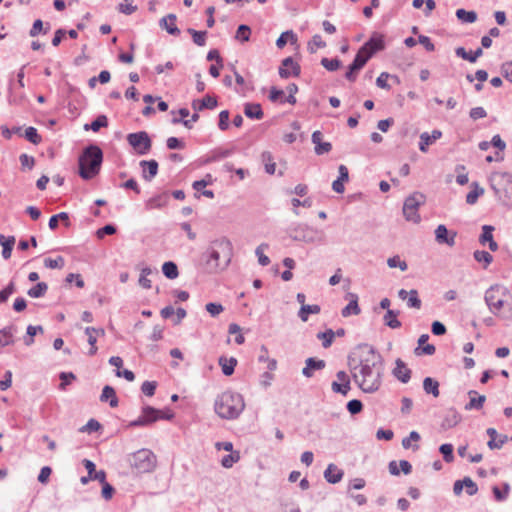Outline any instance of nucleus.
<instances>
[{"label": "nucleus", "instance_id": "f257e3e1", "mask_svg": "<svg viewBox=\"0 0 512 512\" xmlns=\"http://www.w3.org/2000/svg\"><path fill=\"white\" fill-rule=\"evenodd\" d=\"M352 378L364 393L376 392L382 383L384 372L383 358L374 348L360 357L358 364L349 363Z\"/></svg>", "mask_w": 512, "mask_h": 512}, {"label": "nucleus", "instance_id": "f03ea898", "mask_svg": "<svg viewBox=\"0 0 512 512\" xmlns=\"http://www.w3.org/2000/svg\"><path fill=\"white\" fill-rule=\"evenodd\" d=\"M103 151L95 144L86 146L78 158V174L83 180H90L100 172Z\"/></svg>", "mask_w": 512, "mask_h": 512}, {"label": "nucleus", "instance_id": "7ed1b4c3", "mask_svg": "<svg viewBox=\"0 0 512 512\" xmlns=\"http://www.w3.org/2000/svg\"><path fill=\"white\" fill-rule=\"evenodd\" d=\"M245 408L241 394L233 391H225L215 401V412L223 419H236Z\"/></svg>", "mask_w": 512, "mask_h": 512}, {"label": "nucleus", "instance_id": "20e7f679", "mask_svg": "<svg viewBox=\"0 0 512 512\" xmlns=\"http://www.w3.org/2000/svg\"><path fill=\"white\" fill-rule=\"evenodd\" d=\"M230 249L231 243L226 238L215 241L209 251L207 265L211 269L219 268L221 266L220 258L222 253L224 258L222 268L226 267L230 261Z\"/></svg>", "mask_w": 512, "mask_h": 512}, {"label": "nucleus", "instance_id": "39448f33", "mask_svg": "<svg viewBox=\"0 0 512 512\" xmlns=\"http://www.w3.org/2000/svg\"><path fill=\"white\" fill-rule=\"evenodd\" d=\"M491 188L500 198H505L506 204L512 203V174L507 172L495 173L491 177Z\"/></svg>", "mask_w": 512, "mask_h": 512}, {"label": "nucleus", "instance_id": "423d86ee", "mask_svg": "<svg viewBox=\"0 0 512 512\" xmlns=\"http://www.w3.org/2000/svg\"><path fill=\"white\" fill-rule=\"evenodd\" d=\"M174 414L170 411L163 412L152 406L146 405L142 408L141 415L129 423V427L149 426L159 419L171 420Z\"/></svg>", "mask_w": 512, "mask_h": 512}, {"label": "nucleus", "instance_id": "0eeeda50", "mask_svg": "<svg viewBox=\"0 0 512 512\" xmlns=\"http://www.w3.org/2000/svg\"><path fill=\"white\" fill-rule=\"evenodd\" d=\"M130 465L140 473L151 472L156 466V456L149 449H140L129 457Z\"/></svg>", "mask_w": 512, "mask_h": 512}, {"label": "nucleus", "instance_id": "6e6552de", "mask_svg": "<svg viewBox=\"0 0 512 512\" xmlns=\"http://www.w3.org/2000/svg\"><path fill=\"white\" fill-rule=\"evenodd\" d=\"M507 294V289L499 284L491 285L484 295V301L489 311L498 316L500 310L504 307L503 297Z\"/></svg>", "mask_w": 512, "mask_h": 512}, {"label": "nucleus", "instance_id": "1a4fd4ad", "mask_svg": "<svg viewBox=\"0 0 512 512\" xmlns=\"http://www.w3.org/2000/svg\"><path fill=\"white\" fill-rule=\"evenodd\" d=\"M425 196L422 193L415 192L404 201L403 215L407 221L418 223L421 218L418 213L419 207L424 204Z\"/></svg>", "mask_w": 512, "mask_h": 512}, {"label": "nucleus", "instance_id": "9d476101", "mask_svg": "<svg viewBox=\"0 0 512 512\" xmlns=\"http://www.w3.org/2000/svg\"><path fill=\"white\" fill-rule=\"evenodd\" d=\"M127 141L139 155H146L152 146V141L146 131L128 134Z\"/></svg>", "mask_w": 512, "mask_h": 512}, {"label": "nucleus", "instance_id": "9b49d317", "mask_svg": "<svg viewBox=\"0 0 512 512\" xmlns=\"http://www.w3.org/2000/svg\"><path fill=\"white\" fill-rule=\"evenodd\" d=\"M289 236L294 241L313 243L316 239V231L306 224H298L295 227L290 228Z\"/></svg>", "mask_w": 512, "mask_h": 512}, {"label": "nucleus", "instance_id": "f8f14e48", "mask_svg": "<svg viewBox=\"0 0 512 512\" xmlns=\"http://www.w3.org/2000/svg\"><path fill=\"white\" fill-rule=\"evenodd\" d=\"M361 48L362 52H365L368 57L372 58L377 52L385 49L384 36L378 32H373L369 40Z\"/></svg>", "mask_w": 512, "mask_h": 512}, {"label": "nucleus", "instance_id": "ddd939ff", "mask_svg": "<svg viewBox=\"0 0 512 512\" xmlns=\"http://www.w3.org/2000/svg\"><path fill=\"white\" fill-rule=\"evenodd\" d=\"M301 68L298 63L294 62L292 57H287L282 60L279 67V75L281 78L287 79L291 76H299Z\"/></svg>", "mask_w": 512, "mask_h": 512}, {"label": "nucleus", "instance_id": "4468645a", "mask_svg": "<svg viewBox=\"0 0 512 512\" xmlns=\"http://www.w3.org/2000/svg\"><path fill=\"white\" fill-rule=\"evenodd\" d=\"M456 232L448 231L447 227L443 224H440L435 229V239L439 244H446L450 247L455 245Z\"/></svg>", "mask_w": 512, "mask_h": 512}, {"label": "nucleus", "instance_id": "2eb2a0df", "mask_svg": "<svg viewBox=\"0 0 512 512\" xmlns=\"http://www.w3.org/2000/svg\"><path fill=\"white\" fill-rule=\"evenodd\" d=\"M177 16L173 13H170L159 21V26L161 29L166 30V32L173 36L180 35V29L176 26Z\"/></svg>", "mask_w": 512, "mask_h": 512}, {"label": "nucleus", "instance_id": "dca6fc26", "mask_svg": "<svg viewBox=\"0 0 512 512\" xmlns=\"http://www.w3.org/2000/svg\"><path fill=\"white\" fill-rule=\"evenodd\" d=\"M392 374L402 383H408L411 378V370L407 368L406 363L400 358L396 359Z\"/></svg>", "mask_w": 512, "mask_h": 512}, {"label": "nucleus", "instance_id": "f3484780", "mask_svg": "<svg viewBox=\"0 0 512 512\" xmlns=\"http://www.w3.org/2000/svg\"><path fill=\"white\" fill-rule=\"evenodd\" d=\"M85 334L87 335V341L91 346L88 354L90 356H93L97 353V350H98V348L96 346L97 337L104 336L105 331L102 328L86 327Z\"/></svg>", "mask_w": 512, "mask_h": 512}, {"label": "nucleus", "instance_id": "a211bd4d", "mask_svg": "<svg viewBox=\"0 0 512 512\" xmlns=\"http://www.w3.org/2000/svg\"><path fill=\"white\" fill-rule=\"evenodd\" d=\"M312 143L315 145L314 151L317 155H323L331 151L332 144L322 141V133L314 131L311 136Z\"/></svg>", "mask_w": 512, "mask_h": 512}, {"label": "nucleus", "instance_id": "6ab92c4d", "mask_svg": "<svg viewBox=\"0 0 512 512\" xmlns=\"http://www.w3.org/2000/svg\"><path fill=\"white\" fill-rule=\"evenodd\" d=\"M305 367L302 369L303 376L311 378L314 370H321L325 367L326 363L324 360L309 357L305 361Z\"/></svg>", "mask_w": 512, "mask_h": 512}, {"label": "nucleus", "instance_id": "aec40b11", "mask_svg": "<svg viewBox=\"0 0 512 512\" xmlns=\"http://www.w3.org/2000/svg\"><path fill=\"white\" fill-rule=\"evenodd\" d=\"M442 132L440 130H433L431 134L423 132L420 135L419 149L421 152H427L428 146L433 144L436 140L440 139Z\"/></svg>", "mask_w": 512, "mask_h": 512}, {"label": "nucleus", "instance_id": "412c9836", "mask_svg": "<svg viewBox=\"0 0 512 512\" xmlns=\"http://www.w3.org/2000/svg\"><path fill=\"white\" fill-rule=\"evenodd\" d=\"M140 166L143 169V178L151 181L158 173V162L156 160H142Z\"/></svg>", "mask_w": 512, "mask_h": 512}, {"label": "nucleus", "instance_id": "4be33fe9", "mask_svg": "<svg viewBox=\"0 0 512 512\" xmlns=\"http://www.w3.org/2000/svg\"><path fill=\"white\" fill-rule=\"evenodd\" d=\"M168 200H169L168 193L164 192V193L157 194V195L149 198L145 202V208L147 210L163 208L164 206L167 205Z\"/></svg>", "mask_w": 512, "mask_h": 512}, {"label": "nucleus", "instance_id": "5701e85b", "mask_svg": "<svg viewBox=\"0 0 512 512\" xmlns=\"http://www.w3.org/2000/svg\"><path fill=\"white\" fill-rule=\"evenodd\" d=\"M344 476L343 470L339 469L335 464H329L324 471V478L328 483L336 484L342 480Z\"/></svg>", "mask_w": 512, "mask_h": 512}, {"label": "nucleus", "instance_id": "b1692460", "mask_svg": "<svg viewBox=\"0 0 512 512\" xmlns=\"http://www.w3.org/2000/svg\"><path fill=\"white\" fill-rule=\"evenodd\" d=\"M218 105V101L215 97L206 95L201 100H193L192 108L195 111H202L204 109H214Z\"/></svg>", "mask_w": 512, "mask_h": 512}, {"label": "nucleus", "instance_id": "393cba45", "mask_svg": "<svg viewBox=\"0 0 512 512\" xmlns=\"http://www.w3.org/2000/svg\"><path fill=\"white\" fill-rule=\"evenodd\" d=\"M350 297L349 303L342 309L341 314L343 317H349L351 315L360 314L361 310L358 305V296L354 293H349Z\"/></svg>", "mask_w": 512, "mask_h": 512}, {"label": "nucleus", "instance_id": "a878e982", "mask_svg": "<svg viewBox=\"0 0 512 512\" xmlns=\"http://www.w3.org/2000/svg\"><path fill=\"white\" fill-rule=\"evenodd\" d=\"M84 467L88 471L89 478L92 480H97L99 482H104L106 479V472L104 470H96V465L94 462L88 459L83 460Z\"/></svg>", "mask_w": 512, "mask_h": 512}, {"label": "nucleus", "instance_id": "bb28decb", "mask_svg": "<svg viewBox=\"0 0 512 512\" xmlns=\"http://www.w3.org/2000/svg\"><path fill=\"white\" fill-rule=\"evenodd\" d=\"M429 339L428 334H422L418 339V347L415 349V353L417 355L425 354V355H433L435 353V346L432 344H427Z\"/></svg>", "mask_w": 512, "mask_h": 512}, {"label": "nucleus", "instance_id": "cd10ccee", "mask_svg": "<svg viewBox=\"0 0 512 512\" xmlns=\"http://www.w3.org/2000/svg\"><path fill=\"white\" fill-rule=\"evenodd\" d=\"M100 401L101 402H107L109 401V405L112 408H115L118 406V398L116 396L115 389L112 386L106 385L102 389V393L100 395Z\"/></svg>", "mask_w": 512, "mask_h": 512}, {"label": "nucleus", "instance_id": "c85d7f7f", "mask_svg": "<svg viewBox=\"0 0 512 512\" xmlns=\"http://www.w3.org/2000/svg\"><path fill=\"white\" fill-rule=\"evenodd\" d=\"M244 114L250 119L260 120L264 117L262 107L259 103H246L244 105Z\"/></svg>", "mask_w": 512, "mask_h": 512}, {"label": "nucleus", "instance_id": "c756f323", "mask_svg": "<svg viewBox=\"0 0 512 512\" xmlns=\"http://www.w3.org/2000/svg\"><path fill=\"white\" fill-rule=\"evenodd\" d=\"M469 402L465 405L466 410L476 409L479 410L483 407L486 397L484 395H478L476 391H469Z\"/></svg>", "mask_w": 512, "mask_h": 512}, {"label": "nucleus", "instance_id": "7c9ffc66", "mask_svg": "<svg viewBox=\"0 0 512 512\" xmlns=\"http://www.w3.org/2000/svg\"><path fill=\"white\" fill-rule=\"evenodd\" d=\"M218 363L222 369V373L225 376H230L234 373L237 365V359L234 357L227 358L225 356L219 357Z\"/></svg>", "mask_w": 512, "mask_h": 512}, {"label": "nucleus", "instance_id": "2f4dec72", "mask_svg": "<svg viewBox=\"0 0 512 512\" xmlns=\"http://www.w3.org/2000/svg\"><path fill=\"white\" fill-rule=\"evenodd\" d=\"M461 420L460 415L457 411L451 409L444 416L441 427L445 430L455 427Z\"/></svg>", "mask_w": 512, "mask_h": 512}, {"label": "nucleus", "instance_id": "473e14b6", "mask_svg": "<svg viewBox=\"0 0 512 512\" xmlns=\"http://www.w3.org/2000/svg\"><path fill=\"white\" fill-rule=\"evenodd\" d=\"M15 327L13 325L6 326L0 330V348L14 343Z\"/></svg>", "mask_w": 512, "mask_h": 512}, {"label": "nucleus", "instance_id": "72a5a7b5", "mask_svg": "<svg viewBox=\"0 0 512 512\" xmlns=\"http://www.w3.org/2000/svg\"><path fill=\"white\" fill-rule=\"evenodd\" d=\"M455 54L471 63H475L477 59L483 54L482 48H477L474 52H467L464 47H458Z\"/></svg>", "mask_w": 512, "mask_h": 512}, {"label": "nucleus", "instance_id": "f704fd0d", "mask_svg": "<svg viewBox=\"0 0 512 512\" xmlns=\"http://www.w3.org/2000/svg\"><path fill=\"white\" fill-rule=\"evenodd\" d=\"M15 244V237L9 236L5 237L0 234V245L3 247L2 249V257L4 259H9L11 257L12 249Z\"/></svg>", "mask_w": 512, "mask_h": 512}, {"label": "nucleus", "instance_id": "c9c22d12", "mask_svg": "<svg viewBox=\"0 0 512 512\" xmlns=\"http://www.w3.org/2000/svg\"><path fill=\"white\" fill-rule=\"evenodd\" d=\"M400 314L399 311L388 309L386 311V314L383 317V321L385 325L392 329H397L401 327V322L397 319L398 315Z\"/></svg>", "mask_w": 512, "mask_h": 512}, {"label": "nucleus", "instance_id": "e433bc0d", "mask_svg": "<svg viewBox=\"0 0 512 512\" xmlns=\"http://www.w3.org/2000/svg\"><path fill=\"white\" fill-rule=\"evenodd\" d=\"M423 389L425 393L431 394L434 397H438L440 394L439 382L432 377H426L423 380Z\"/></svg>", "mask_w": 512, "mask_h": 512}, {"label": "nucleus", "instance_id": "4c0bfd02", "mask_svg": "<svg viewBox=\"0 0 512 512\" xmlns=\"http://www.w3.org/2000/svg\"><path fill=\"white\" fill-rule=\"evenodd\" d=\"M486 432H487L488 436L490 437V440L488 441L487 445L491 450L500 449L506 442L507 437L503 436L499 439V443H496V438L498 436L496 429L488 428Z\"/></svg>", "mask_w": 512, "mask_h": 512}, {"label": "nucleus", "instance_id": "58836bf2", "mask_svg": "<svg viewBox=\"0 0 512 512\" xmlns=\"http://www.w3.org/2000/svg\"><path fill=\"white\" fill-rule=\"evenodd\" d=\"M59 221H62L64 223V225L68 227L70 225L68 213L67 212H60L58 214L53 215L49 219V223H48L49 228L51 230H55L58 227V225H59Z\"/></svg>", "mask_w": 512, "mask_h": 512}, {"label": "nucleus", "instance_id": "ea45409f", "mask_svg": "<svg viewBox=\"0 0 512 512\" xmlns=\"http://www.w3.org/2000/svg\"><path fill=\"white\" fill-rule=\"evenodd\" d=\"M321 308L319 305H303L300 307V310L298 312V317L303 321H308L309 314H318L320 313Z\"/></svg>", "mask_w": 512, "mask_h": 512}, {"label": "nucleus", "instance_id": "a19ab883", "mask_svg": "<svg viewBox=\"0 0 512 512\" xmlns=\"http://www.w3.org/2000/svg\"><path fill=\"white\" fill-rule=\"evenodd\" d=\"M471 186L472 190L466 195V202L469 205L475 204L478 198L484 194V189L477 182H473Z\"/></svg>", "mask_w": 512, "mask_h": 512}, {"label": "nucleus", "instance_id": "79ce46f5", "mask_svg": "<svg viewBox=\"0 0 512 512\" xmlns=\"http://www.w3.org/2000/svg\"><path fill=\"white\" fill-rule=\"evenodd\" d=\"M108 126V119L105 115H99L90 124H85L84 129L98 132L101 128Z\"/></svg>", "mask_w": 512, "mask_h": 512}, {"label": "nucleus", "instance_id": "37998d69", "mask_svg": "<svg viewBox=\"0 0 512 512\" xmlns=\"http://www.w3.org/2000/svg\"><path fill=\"white\" fill-rule=\"evenodd\" d=\"M231 154H232V150H230V149L218 148V149L211 151L209 157L207 158V160L205 162L206 163L217 162V161H220V160H223V159L229 157Z\"/></svg>", "mask_w": 512, "mask_h": 512}, {"label": "nucleus", "instance_id": "c03bdc74", "mask_svg": "<svg viewBox=\"0 0 512 512\" xmlns=\"http://www.w3.org/2000/svg\"><path fill=\"white\" fill-rule=\"evenodd\" d=\"M261 159L265 167V172L273 175L276 170V163L273 160V156L269 151H264L261 154Z\"/></svg>", "mask_w": 512, "mask_h": 512}, {"label": "nucleus", "instance_id": "a18cd8bd", "mask_svg": "<svg viewBox=\"0 0 512 512\" xmlns=\"http://www.w3.org/2000/svg\"><path fill=\"white\" fill-rule=\"evenodd\" d=\"M155 274H158V271L154 270ZM153 273V270L150 267H144L141 269L140 277L138 283L144 289H150L152 287L151 280L148 279V276Z\"/></svg>", "mask_w": 512, "mask_h": 512}, {"label": "nucleus", "instance_id": "49530a36", "mask_svg": "<svg viewBox=\"0 0 512 512\" xmlns=\"http://www.w3.org/2000/svg\"><path fill=\"white\" fill-rule=\"evenodd\" d=\"M162 272L168 279H175L179 275L178 267L173 261L164 262L162 265Z\"/></svg>", "mask_w": 512, "mask_h": 512}, {"label": "nucleus", "instance_id": "de8ad7c7", "mask_svg": "<svg viewBox=\"0 0 512 512\" xmlns=\"http://www.w3.org/2000/svg\"><path fill=\"white\" fill-rule=\"evenodd\" d=\"M48 290V285L45 282H39L27 291V295L31 298L43 297Z\"/></svg>", "mask_w": 512, "mask_h": 512}, {"label": "nucleus", "instance_id": "09e8293b", "mask_svg": "<svg viewBox=\"0 0 512 512\" xmlns=\"http://www.w3.org/2000/svg\"><path fill=\"white\" fill-rule=\"evenodd\" d=\"M456 17L464 23H474L477 20V14L475 11H467L463 8L456 11Z\"/></svg>", "mask_w": 512, "mask_h": 512}, {"label": "nucleus", "instance_id": "8fccbe9b", "mask_svg": "<svg viewBox=\"0 0 512 512\" xmlns=\"http://www.w3.org/2000/svg\"><path fill=\"white\" fill-rule=\"evenodd\" d=\"M288 41H291V43H295L297 41V37L292 30L281 33V35L276 41V46L279 49H282L283 47H285Z\"/></svg>", "mask_w": 512, "mask_h": 512}, {"label": "nucleus", "instance_id": "3c124183", "mask_svg": "<svg viewBox=\"0 0 512 512\" xmlns=\"http://www.w3.org/2000/svg\"><path fill=\"white\" fill-rule=\"evenodd\" d=\"M492 492L496 501L503 502L508 498L510 492V485L508 483H504L503 490H501L498 486H493Z\"/></svg>", "mask_w": 512, "mask_h": 512}, {"label": "nucleus", "instance_id": "603ef678", "mask_svg": "<svg viewBox=\"0 0 512 512\" xmlns=\"http://www.w3.org/2000/svg\"><path fill=\"white\" fill-rule=\"evenodd\" d=\"M473 256L477 262L484 264V268H487L493 261V256L484 250H476Z\"/></svg>", "mask_w": 512, "mask_h": 512}, {"label": "nucleus", "instance_id": "864d4df0", "mask_svg": "<svg viewBox=\"0 0 512 512\" xmlns=\"http://www.w3.org/2000/svg\"><path fill=\"white\" fill-rule=\"evenodd\" d=\"M187 32L192 36L193 42L197 46H204L206 44V31H197L193 28H188Z\"/></svg>", "mask_w": 512, "mask_h": 512}, {"label": "nucleus", "instance_id": "5fc2aeb1", "mask_svg": "<svg viewBox=\"0 0 512 512\" xmlns=\"http://www.w3.org/2000/svg\"><path fill=\"white\" fill-rule=\"evenodd\" d=\"M331 389L334 393H339L343 396H346L348 394V392L350 391L351 389V381L348 380L346 382H343V383H339L337 381H333L332 382V385H331Z\"/></svg>", "mask_w": 512, "mask_h": 512}, {"label": "nucleus", "instance_id": "6e6d98bb", "mask_svg": "<svg viewBox=\"0 0 512 512\" xmlns=\"http://www.w3.org/2000/svg\"><path fill=\"white\" fill-rule=\"evenodd\" d=\"M250 35H251L250 27L246 24H241L237 28L235 38L238 41L247 42L250 39Z\"/></svg>", "mask_w": 512, "mask_h": 512}, {"label": "nucleus", "instance_id": "4d7b16f0", "mask_svg": "<svg viewBox=\"0 0 512 512\" xmlns=\"http://www.w3.org/2000/svg\"><path fill=\"white\" fill-rule=\"evenodd\" d=\"M321 65L328 71L333 72L341 67L342 62L338 58H322Z\"/></svg>", "mask_w": 512, "mask_h": 512}, {"label": "nucleus", "instance_id": "13d9d810", "mask_svg": "<svg viewBox=\"0 0 512 512\" xmlns=\"http://www.w3.org/2000/svg\"><path fill=\"white\" fill-rule=\"evenodd\" d=\"M453 445L449 443L442 444L439 447V452L442 454L446 463H451L454 460Z\"/></svg>", "mask_w": 512, "mask_h": 512}, {"label": "nucleus", "instance_id": "bf43d9fd", "mask_svg": "<svg viewBox=\"0 0 512 512\" xmlns=\"http://www.w3.org/2000/svg\"><path fill=\"white\" fill-rule=\"evenodd\" d=\"M334 337H335V333L332 329H327L326 331L319 332L317 334V338L322 340V346L324 348H328L331 346Z\"/></svg>", "mask_w": 512, "mask_h": 512}, {"label": "nucleus", "instance_id": "052dcab7", "mask_svg": "<svg viewBox=\"0 0 512 512\" xmlns=\"http://www.w3.org/2000/svg\"><path fill=\"white\" fill-rule=\"evenodd\" d=\"M493 231L494 227L491 225H483L482 226V233L479 237V242L482 245H485L486 243L490 242L493 238Z\"/></svg>", "mask_w": 512, "mask_h": 512}, {"label": "nucleus", "instance_id": "680f3d73", "mask_svg": "<svg viewBox=\"0 0 512 512\" xmlns=\"http://www.w3.org/2000/svg\"><path fill=\"white\" fill-rule=\"evenodd\" d=\"M407 306L409 308L420 309L422 302L418 296V291L415 289L410 290V294L407 297Z\"/></svg>", "mask_w": 512, "mask_h": 512}, {"label": "nucleus", "instance_id": "e2e57ef3", "mask_svg": "<svg viewBox=\"0 0 512 512\" xmlns=\"http://www.w3.org/2000/svg\"><path fill=\"white\" fill-rule=\"evenodd\" d=\"M239 459H240L239 452H231L230 454H227L222 458L221 464L225 468H231L234 463L239 461Z\"/></svg>", "mask_w": 512, "mask_h": 512}, {"label": "nucleus", "instance_id": "0e129e2a", "mask_svg": "<svg viewBox=\"0 0 512 512\" xmlns=\"http://www.w3.org/2000/svg\"><path fill=\"white\" fill-rule=\"evenodd\" d=\"M387 265L390 268L398 267L401 271H406L408 269L407 263L401 260L398 255L388 258Z\"/></svg>", "mask_w": 512, "mask_h": 512}, {"label": "nucleus", "instance_id": "69168bd1", "mask_svg": "<svg viewBox=\"0 0 512 512\" xmlns=\"http://www.w3.org/2000/svg\"><path fill=\"white\" fill-rule=\"evenodd\" d=\"M324 47H326V43L322 40V37L319 34H315L311 41L308 43V50L310 53H315L316 48Z\"/></svg>", "mask_w": 512, "mask_h": 512}, {"label": "nucleus", "instance_id": "338daca9", "mask_svg": "<svg viewBox=\"0 0 512 512\" xmlns=\"http://www.w3.org/2000/svg\"><path fill=\"white\" fill-rule=\"evenodd\" d=\"M24 136L29 142L33 144H38L41 142V136L38 134L37 129L34 127H28L25 130Z\"/></svg>", "mask_w": 512, "mask_h": 512}, {"label": "nucleus", "instance_id": "774afa93", "mask_svg": "<svg viewBox=\"0 0 512 512\" xmlns=\"http://www.w3.org/2000/svg\"><path fill=\"white\" fill-rule=\"evenodd\" d=\"M346 408L351 415H356L363 410V404L358 399H352L347 403Z\"/></svg>", "mask_w": 512, "mask_h": 512}]
</instances>
